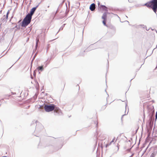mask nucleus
Segmentation results:
<instances>
[{"instance_id": "32", "label": "nucleus", "mask_w": 157, "mask_h": 157, "mask_svg": "<svg viewBox=\"0 0 157 157\" xmlns=\"http://www.w3.org/2000/svg\"><path fill=\"white\" fill-rule=\"evenodd\" d=\"M127 22H128V21H126Z\"/></svg>"}, {"instance_id": "12", "label": "nucleus", "mask_w": 157, "mask_h": 157, "mask_svg": "<svg viewBox=\"0 0 157 157\" xmlns=\"http://www.w3.org/2000/svg\"><path fill=\"white\" fill-rule=\"evenodd\" d=\"M156 155L153 152L150 155V157H155V156Z\"/></svg>"}, {"instance_id": "11", "label": "nucleus", "mask_w": 157, "mask_h": 157, "mask_svg": "<svg viewBox=\"0 0 157 157\" xmlns=\"http://www.w3.org/2000/svg\"><path fill=\"white\" fill-rule=\"evenodd\" d=\"M45 36V35L44 33H41V36L43 40H44Z\"/></svg>"}, {"instance_id": "30", "label": "nucleus", "mask_w": 157, "mask_h": 157, "mask_svg": "<svg viewBox=\"0 0 157 157\" xmlns=\"http://www.w3.org/2000/svg\"><path fill=\"white\" fill-rule=\"evenodd\" d=\"M54 40H55V39H54ZM53 40H52V41H53Z\"/></svg>"}, {"instance_id": "3", "label": "nucleus", "mask_w": 157, "mask_h": 157, "mask_svg": "<svg viewBox=\"0 0 157 157\" xmlns=\"http://www.w3.org/2000/svg\"><path fill=\"white\" fill-rule=\"evenodd\" d=\"M144 5L147 7H151L154 12H156L157 9V0H152L145 4Z\"/></svg>"}, {"instance_id": "15", "label": "nucleus", "mask_w": 157, "mask_h": 157, "mask_svg": "<svg viewBox=\"0 0 157 157\" xmlns=\"http://www.w3.org/2000/svg\"><path fill=\"white\" fill-rule=\"evenodd\" d=\"M103 23L105 25L106 21H105V20H104L103 21Z\"/></svg>"}, {"instance_id": "25", "label": "nucleus", "mask_w": 157, "mask_h": 157, "mask_svg": "<svg viewBox=\"0 0 157 157\" xmlns=\"http://www.w3.org/2000/svg\"><path fill=\"white\" fill-rule=\"evenodd\" d=\"M65 25V24H64L63 25V26H64Z\"/></svg>"}, {"instance_id": "2", "label": "nucleus", "mask_w": 157, "mask_h": 157, "mask_svg": "<svg viewBox=\"0 0 157 157\" xmlns=\"http://www.w3.org/2000/svg\"><path fill=\"white\" fill-rule=\"evenodd\" d=\"M44 109L46 112H49L53 110L54 112L58 113L60 109L58 108H55V105L53 104H51L49 105H45L44 106Z\"/></svg>"}, {"instance_id": "20", "label": "nucleus", "mask_w": 157, "mask_h": 157, "mask_svg": "<svg viewBox=\"0 0 157 157\" xmlns=\"http://www.w3.org/2000/svg\"><path fill=\"white\" fill-rule=\"evenodd\" d=\"M82 36H83V32H84V30H82Z\"/></svg>"}, {"instance_id": "9", "label": "nucleus", "mask_w": 157, "mask_h": 157, "mask_svg": "<svg viewBox=\"0 0 157 157\" xmlns=\"http://www.w3.org/2000/svg\"><path fill=\"white\" fill-rule=\"evenodd\" d=\"M153 152L156 155H157V145L155 147Z\"/></svg>"}, {"instance_id": "8", "label": "nucleus", "mask_w": 157, "mask_h": 157, "mask_svg": "<svg viewBox=\"0 0 157 157\" xmlns=\"http://www.w3.org/2000/svg\"><path fill=\"white\" fill-rule=\"evenodd\" d=\"M101 7H102L103 10H105L106 11H107V8L104 5H101Z\"/></svg>"}, {"instance_id": "1", "label": "nucleus", "mask_w": 157, "mask_h": 157, "mask_svg": "<svg viewBox=\"0 0 157 157\" xmlns=\"http://www.w3.org/2000/svg\"><path fill=\"white\" fill-rule=\"evenodd\" d=\"M37 7L38 6H37L31 9L30 13H28L23 20L21 24V26L23 27H26L30 23L32 16Z\"/></svg>"}, {"instance_id": "14", "label": "nucleus", "mask_w": 157, "mask_h": 157, "mask_svg": "<svg viewBox=\"0 0 157 157\" xmlns=\"http://www.w3.org/2000/svg\"><path fill=\"white\" fill-rule=\"evenodd\" d=\"M115 137H114V138L109 143V145H111L112 143L114 142V141L115 140Z\"/></svg>"}, {"instance_id": "18", "label": "nucleus", "mask_w": 157, "mask_h": 157, "mask_svg": "<svg viewBox=\"0 0 157 157\" xmlns=\"http://www.w3.org/2000/svg\"><path fill=\"white\" fill-rule=\"evenodd\" d=\"M44 90V86H43L42 87V89H41V91H42V90Z\"/></svg>"}, {"instance_id": "17", "label": "nucleus", "mask_w": 157, "mask_h": 157, "mask_svg": "<svg viewBox=\"0 0 157 157\" xmlns=\"http://www.w3.org/2000/svg\"><path fill=\"white\" fill-rule=\"evenodd\" d=\"M38 41H39L38 39L37 41L36 42V46H37Z\"/></svg>"}, {"instance_id": "28", "label": "nucleus", "mask_w": 157, "mask_h": 157, "mask_svg": "<svg viewBox=\"0 0 157 157\" xmlns=\"http://www.w3.org/2000/svg\"><path fill=\"white\" fill-rule=\"evenodd\" d=\"M57 10L56 11V13H57Z\"/></svg>"}, {"instance_id": "5", "label": "nucleus", "mask_w": 157, "mask_h": 157, "mask_svg": "<svg viewBox=\"0 0 157 157\" xmlns=\"http://www.w3.org/2000/svg\"><path fill=\"white\" fill-rule=\"evenodd\" d=\"M10 13V11H8L7 12V13L6 14V15H4V17H3V18H2L1 20H2V21H3L4 22V21L6 22L7 21V20L8 19V15Z\"/></svg>"}, {"instance_id": "4", "label": "nucleus", "mask_w": 157, "mask_h": 157, "mask_svg": "<svg viewBox=\"0 0 157 157\" xmlns=\"http://www.w3.org/2000/svg\"><path fill=\"white\" fill-rule=\"evenodd\" d=\"M134 26L135 27V28L137 29H147L146 26L143 25H134Z\"/></svg>"}, {"instance_id": "23", "label": "nucleus", "mask_w": 157, "mask_h": 157, "mask_svg": "<svg viewBox=\"0 0 157 157\" xmlns=\"http://www.w3.org/2000/svg\"><path fill=\"white\" fill-rule=\"evenodd\" d=\"M59 30L57 32V33H56V34H57L58 33H59Z\"/></svg>"}, {"instance_id": "10", "label": "nucleus", "mask_w": 157, "mask_h": 157, "mask_svg": "<svg viewBox=\"0 0 157 157\" xmlns=\"http://www.w3.org/2000/svg\"><path fill=\"white\" fill-rule=\"evenodd\" d=\"M47 94H45L44 91H42L41 94V95L42 96L41 98H42L43 96H45L47 95Z\"/></svg>"}, {"instance_id": "22", "label": "nucleus", "mask_w": 157, "mask_h": 157, "mask_svg": "<svg viewBox=\"0 0 157 157\" xmlns=\"http://www.w3.org/2000/svg\"><path fill=\"white\" fill-rule=\"evenodd\" d=\"M37 70H39V67H37Z\"/></svg>"}, {"instance_id": "16", "label": "nucleus", "mask_w": 157, "mask_h": 157, "mask_svg": "<svg viewBox=\"0 0 157 157\" xmlns=\"http://www.w3.org/2000/svg\"><path fill=\"white\" fill-rule=\"evenodd\" d=\"M110 145H109V143L105 145V147L107 148L108 146Z\"/></svg>"}, {"instance_id": "29", "label": "nucleus", "mask_w": 157, "mask_h": 157, "mask_svg": "<svg viewBox=\"0 0 157 157\" xmlns=\"http://www.w3.org/2000/svg\"><path fill=\"white\" fill-rule=\"evenodd\" d=\"M21 21V20H20V21H19V22L20 21Z\"/></svg>"}, {"instance_id": "6", "label": "nucleus", "mask_w": 157, "mask_h": 157, "mask_svg": "<svg viewBox=\"0 0 157 157\" xmlns=\"http://www.w3.org/2000/svg\"><path fill=\"white\" fill-rule=\"evenodd\" d=\"M95 9V5L94 3H92L90 6V9L91 11H94Z\"/></svg>"}, {"instance_id": "26", "label": "nucleus", "mask_w": 157, "mask_h": 157, "mask_svg": "<svg viewBox=\"0 0 157 157\" xmlns=\"http://www.w3.org/2000/svg\"><path fill=\"white\" fill-rule=\"evenodd\" d=\"M155 30L156 31V33H157V30Z\"/></svg>"}, {"instance_id": "24", "label": "nucleus", "mask_w": 157, "mask_h": 157, "mask_svg": "<svg viewBox=\"0 0 157 157\" xmlns=\"http://www.w3.org/2000/svg\"><path fill=\"white\" fill-rule=\"evenodd\" d=\"M98 126V123L96 125V126L97 127Z\"/></svg>"}, {"instance_id": "31", "label": "nucleus", "mask_w": 157, "mask_h": 157, "mask_svg": "<svg viewBox=\"0 0 157 157\" xmlns=\"http://www.w3.org/2000/svg\"><path fill=\"white\" fill-rule=\"evenodd\" d=\"M126 106H127V104H126Z\"/></svg>"}, {"instance_id": "13", "label": "nucleus", "mask_w": 157, "mask_h": 157, "mask_svg": "<svg viewBox=\"0 0 157 157\" xmlns=\"http://www.w3.org/2000/svg\"><path fill=\"white\" fill-rule=\"evenodd\" d=\"M43 66H40V71H42L43 70Z\"/></svg>"}, {"instance_id": "7", "label": "nucleus", "mask_w": 157, "mask_h": 157, "mask_svg": "<svg viewBox=\"0 0 157 157\" xmlns=\"http://www.w3.org/2000/svg\"><path fill=\"white\" fill-rule=\"evenodd\" d=\"M107 13H109L107 12V13H104L102 16V18L104 20H105L106 18V16H107Z\"/></svg>"}, {"instance_id": "19", "label": "nucleus", "mask_w": 157, "mask_h": 157, "mask_svg": "<svg viewBox=\"0 0 157 157\" xmlns=\"http://www.w3.org/2000/svg\"><path fill=\"white\" fill-rule=\"evenodd\" d=\"M63 27L62 26L61 27V28L59 29V30H60V29H63Z\"/></svg>"}, {"instance_id": "21", "label": "nucleus", "mask_w": 157, "mask_h": 157, "mask_svg": "<svg viewBox=\"0 0 157 157\" xmlns=\"http://www.w3.org/2000/svg\"><path fill=\"white\" fill-rule=\"evenodd\" d=\"M124 115H122V117H121V119L122 118H123V117Z\"/></svg>"}, {"instance_id": "27", "label": "nucleus", "mask_w": 157, "mask_h": 157, "mask_svg": "<svg viewBox=\"0 0 157 157\" xmlns=\"http://www.w3.org/2000/svg\"><path fill=\"white\" fill-rule=\"evenodd\" d=\"M41 105H40V108H41Z\"/></svg>"}]
</instances>
